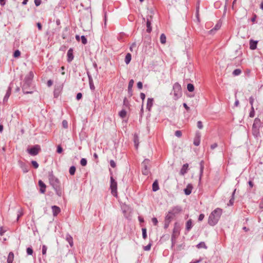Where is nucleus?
I'll return each instance as SVG.
<instances>
[{
  "label": "nucleus",
  "instance_id": "f257e3e1",
  "mask_svg": "<svg viewBox=\"0 0 263 263\" xmlns=\"http://www.w3.org/2000/svg\"><path fill=\"white\" fill-rule=\"evenodd\" d=\"M222 214V209L217 208L210 215L208 219V223L211 226H215L218 221Z\"/></svg>",
  "mask_w": 263,
  "mask_h": 263
},
{
  "label": "nucleus",
  "instance_id": "f03ea898",
  "mask_svg": "<svg viewBox=\"0 0 263 263\" xmlns=\"http://www.w3.org/2000/svg\"><path fill=\"white\" fill-rule=\"evenodd\" d=\"M182 210V208L180 206L177 205L173 207L166 214L165 218V222L166 223L167 222L168 223L173 217L179 214Z\"/></svg>",
  "mask_w": 263,
  "mask_h": 263
},
{
  "label": "nucleus",
  "instance_id": "7ed1b4c3",
  "mask_svg": "<svg viewBox=\"0 0 263 263\" xmlns=\"http://www.w3.org/2000/svg\"><path fill=\"white\" fill-rule=\"evenodd\" d=\"M173 94L174 96V99L175 100L178 99L181 96V85L178 83H175L173 86Z\"/></svg>",
  "mask_w": 263,
  "mask_h": 263
},
{
  "label": "nucleus",
  "instance_id": "20e7f679",
  "mask_svg": "<svg viewBox=\"0 0 263 263\" xmlns=\"http://www.w3.org/2000/svg\"><path fill=\"white\" fill-rule=\"evenodd\" d=\"M33 74L32 72H30L29 73L26 77L25 79V84L23 85L22 89L24 91V93H31L32 91H25L26 87L28 86L31 80V79L33 78Z\"/></svg>",
  "mask_w": 263,
  "mask_h": 263
},
{
  "label": "nucleus",
  "instance_id": "39448f33",
  "mask_svg": "<svg viewBox=\"0 0 263 263\" xmlns=\"http://www.w3.org/2000/svg\"><path fill=\"white\" fill-rule=\"evenodd\" d=\"M149 163V160L145 159L142 163V172L144 175H148L149 173V169L148 168V166Z\"/></svg>",
  "mask_w": 263,
  "mask_h": 263
},
{
  "label": "nucleus",
  "instance_id": "423d86ee",
  "mask_svg": "<svg viewBox=\"0 0 263 263\" xmlns=\"http://www.w3.org/2000/svg\"><path fill=\"white\" fill-rule=\"evenodd\" d=\"M110 189L112 195L117 197V183L113 178L112 177H110Z\"/></svg>",
  "mask_w": 263,
  "mask_h": 263
},
{
  "label": "nucleus",
  "instance_id": "0eeeda50",
  "mask_svg": "<svg viewBox=\"0 0 263 263\" xmlns=\"http://www.w3.org/2000/svg\"><path fill=\"white\" fill-rule=\"evenodd\" d=\"M41 150L40 145H35L30 148H28L27 152L31 156L37 155Z\"/></svg>",
  "mask_w": 263,
  "mask_h": 263
},
{
  "label": "nucleus",
  "instance_id": "6e6552de",
  "mask_svg": "<svg viewBox=\"0 0 263 263\" xmlns=\"http://www.w3.org/2000/svg\"><path fill=\"white\" fill-rule=\"evenodd\" d=\"M20 166L24 173H27L29 171L28 166L22 161H18Z\"/></svg>",
  "mask_w": 263,
  "mask_h": 263
},
{
  "label": "nucleus",
  "instance_id": "1a4fd4ad",
  "mask_svg": "<svg viewBox=\"0 0 263 263\" xmlns=\"http://www.w3.org/2000/svg\"><path fill=\"white\" fill-rule=\"evenodd\" d=\"M53 215L54 216H56L58 215V214L60 212L61 210L60 208L56 205H53L51 206Z\"/></svg>",
  "mask_w": 263,
  "mask_h": 263
},
{
  "label": "nucleus",
  "instance_id": "9d476101",
  "mask_svg": "<svg viewBox=\"0 0 263 263\" xmlns=\"http://www.w3.org/2000/svg\"><path fill=\"white\" fill-rule=\"evenodd\" d=\"M67 61L68 62H70L73 59V50L72 48H70L67 51Z\"/></svg>",
  "mask_w": 263,
  "mask_h": 263
},
{
  "label": "nucleus",
  "instance_id": "9b49d317",
  "mask_svg": "<svg viewBox=\"0 0 263 263\" xmlns=\"http://www.w3.org/2000/svg\"><path fill=\"white\" fill-rule=\"evenodd\" d=\"M11 85H12V84H10V85H9V86L8 87L7 92L4 98V102H7L9 97H10V95L11 92V89H12Z\"/></svg>",
  "mask_w": 263,
  "mask_h": 263
},
{
  "label": "nucleus",
  "instance_id": "f8f14e48",
  "mask_svg": "<svg viewBox=\"0 0 263 263\" xmlns=\"http://www.w3.org/2000/svg\"><path fill=\"white\" fill-rule=\"evenodd\" d=\"M154 99L153 98H148L146 104V109L151 111V108L153 105Z\"/></svg>",
  "mask_w": 263,
  "mask_h": 263
},
{
  "label": "nucleus",
  "instance_id": "ddd939ff",
  "mask_svg": "<svg viewBox=\"0 0 263 263\" xmlns=\"http://www.w3.org/2000/svg\"><path fill=\"white\" fill-rule=\"evenodd\" d=\"M151 19H152V16H149V18H147V20H146L147 29H146V31L147 32H151L152 31Z\"/></svg>",
  "mask_w": 263,
  "mask_h": 263
},
{
  "label": "nucleus",
  "instance_id": "4468645a",
  "mask_svg": "<svg viewBox=\"0 0 263 263\" xmlns=\"http://www.w3.org/2000/svg\"><path fill=\"white\" fill-rule=\"evenodd\" d=\"M134 83V81L133 79L130 80L129 82L128 85V92L129 95V96H132V88L133 86Z\"/></svg>",
  "mask_w": 263,
  "mask_h": 263
},
{
  "label": "nucleus",
  "instance_id": "2eb2a0df",
  "mask_svg": "<svg viewBox=\"0 0 263 263\" xmlns=\"http://www.w3.org/2000/svg\"><path fill=\"white\" fill-rule=\"evenodd\" d=\"M50 182L54 188L58 187L59 184V181L58 179L52 178L50 179Z\"/></svg>",
  "mask_w": 263,
  "mask_h": 263
},
{
  "label": "nucleus",
  "instance_id": "dca6fc26",
  "mask_svg": "<svg viewBox=\"0 0 263 263\" xmlns=\"http://www.w3.org/2000/svg\"><path fill=\"white\" fill-rule=\"evenodd\" d=\"M188 167H189L188 164L186 163V164H183V165L182 166V167L180 170V174L181 175H184L185 173H186L187 169H188Z\"/></svg>",
  "mask_w": 263,
  "mask_h": 263
},
{
  "label": "nucleus",
  "instance_id": "f3484780",
  "mask_svg": "<svg viewBox=\"0 0 263 263\" xmlns=\"http://www.w3.org/2000/svg\"><path fill=\"white\" fill-rule=\"evenodd\" d=\"M192 189H193L192 185L190 184H189L187 185L186 187L184 190V193L186 195H189L192 192Z\"/></svg>",
  "mask_w": 263,
  "mask_h": 263
},
{
  "label": "nucleus",
  "instance_id": "a211bd4d",
  "mask_svg": "<svg viewBox=\"0 0 263 263\" xmlns=\"http://www.w3.org/2000/svg\"><path fill=\"white\" fill-rule=\"evenodd\" d=\"M260 120L259 119L256 118L254 121L252 128H259L260 126Z\"/></svg>",
  "mask_w": 263,
  "mask_h": 263
},
{
  "label": "nucleus",
  "instance_id": "6ab92c4d",
  "mask_svg": "<svg viewBox=\"0 0 263 263\" xmlns=\"http://www.w3.org/2000/svg\"><path fill=\"white\" fill-rule=\"evenodd\" d=\"M221 27V24L220 23H217L214 28L209 31V33L211 34H214L217 30H219Z\"/></svg>",
  "mask_w": 263,
  "mask_h": 263
},
{
  "label": "nucleus",
  "instance_id": "aec40b11",
  "mask_svg": "<svg viewBox=\"0 0 263 263\" xmlns=\"http://www.w3.org/2000/svg\"><path fill=\"white\" fill-rule=\"evenodd\" d=\"M39 185L41 187L40 192L42 193H44L45 192L46 185L45 183L41 180L39 181Z\"/></svg>",
  "mask_w": 263,
  "mask_h": 263
},
{
  "label": "nucleus",
  "instance_id": "412c9836",
  "mask_svg": "<svg viewBox=\"0 0 263 263\" xmlns=\"http://www.w3.org/2000/svg\"><path fill=\"white\" fill-rule=\"evenodd\" d=\"M200 135L199 134H196L195 138L194 140V144L195 146H198L200 144Z\"/></svg>",
  "mask_w": 263,
  "mask_h": 263
},
{
  "label": "nucleus",
  "instance_id": "4be33fe9",
  "mask_svg": "<svg viewBox=\"0 0 263 263\" xmlns=\"http://www.w3.org/2000/svg\"><path fill=\"white\" fill-rule=\"evenodd\" d=\"M257 41L251 40L250 42V48L251 49L254 50L257 47Z\"/></svg>",
  "mask_w": 263,
  "mask_h": 263
},
{
  "label": "nucleus",
  "instance_id": "5701e85b",
  "mask_svg": "<svg viewBox=\"0 0 263 263\" xmlns=\"http://www.w3.org/2000/svg\"><path fill=\"white\" fill-rule=\"evenodd\" d=\"M192 221L191 219H189L186 223V230L187 231H189L191 228H192Z\"/></svg>",
  "mask_w": 263,
  "mask_h": 263
},
{
  "label": "nucleus",
  "instance_id": "b1692460",
  "mask_svg": "<svg viewBox=\"0 0 263 263\" xmlns=\"http://www.w3.org/2000/svg\"><path fill=\"white\" fill-rule=\"evenodd\" d=\"M66 239L68 242L70 247L73 246V239L72 237L69 234L66 235Z\"/></svg>",
  "mask_w": 263,
  "mask_h": 263
},
{
  "label": "nucleus",
  "instance_id": "393cba45",
  "mask_svg": "<svg viewBox=\"0 0 263 263\" xmlns=\"http://www.w3.org/2000/svg\"><path fill=\"white\" fill-rule=\"evenodd\" d=\"M14 258V254L12 252H10L9 253L8 258H7V263H12Z\"/></svg>",
  "mask_w": 263,
  "mask_h": 263
},
{
  "label": "nucleus",
  "instance_id": "a878e982",
  "mask_svg": "<svg viewBox=\"0 0 263 263\" xmlns=\"http://www.w3.org/2000/svg\"><path fill=\"white\" fill-rule=\"evenodd\" d=\"M131 59H132V55H131L130 53H127L125 56V63L127 65L128 64L130 63Z\"/></svg>",
  "mask_w": 263,
  "mask_h": 263
},
{
  "label": "nucleus",
  "instance_id": "bb28decb",
  "mask_svg": "<svg viewBox=\"0 0 263 263\" xmlns=\"http://www.w3.org/2000/svg\"><path fill=\"white\" fill-rule=\"evenodd\" d=\"M166 37L164 33H162L160 37V41L161 44H164L166 43Z\"/></svg>",
  "mask_w": 263,
  "mask_h": 263
},
{
  "label": "nucleus",
  "instance_id": "cd10ccee",
  "mask_svg": "<svg viewBox=\"0 0 263 263\" xmlns=\"http://www.w3.org/2000/svg\"><path fill=\"white\" fill-rule=\"evenodd\" d=\"M200 177H199V180H201V176L202 175V174H203V168H204V166H203V161H201L200 163Z\"/></svg>",
  "mask_w": 263,
  "mask_h": 263
},
{
  "label": "nucleus",
  "instance_id": "c85d7f7f",
  "mask_svg": "<svg viewBox=\"0 0 263 263\" xmlns=\"http://www.w3.org/2000/svg\"><path fill=\"white\" fill-rule=\"evenodd\" d=\"M159 188L158 183L157 181H155L153 183V191L154 192H156V191H158L159 190Z\"/></svg>",
  "mask_w": 263,
  "mask_h": 263
},
{
  "label": "nucleus",
  "instance_id": "c756f323",
  "mask_svg": "<svg viewBox=\"0 0 263 263\" xmlns=\"http://www.w3.org/2000/svg\"><path fill=\"white\" fill-rule=\"evenodd\" d=\"M197 247L198 249H201V248L206 249L207 248V247L206 246V245L204 242H200V243H199L197 245Z\"/></svg>",
  "mask_w": 263,
  "mask_h": 263
},
{
  "label": "nucleus",
  "instance_id": "7c9ffc66",
  "mask_svg": "<svg viewBox=\"0 0 263 263\" xmlns=\"http://www.w3.org/2000/svg\"><path fill=\"white\" fill-rule=\"evenodd\" d=\"M119 115L122 118H125L126 117V110H124V109H122V110H121L119 112Z\"/></svg>",
  "mask_w": 263,
  "mask_h": 263
},
{
  "label": "nucleus",
  "instance_id": "2f4dec72",
  "mask_svg": "<svg viewBox=\"0 0 263 263\" xmlns=\"http://www.w3.org/2000/svg\"><path fill=\"white\" fill-rule=\"evenodd\" d=\"M241 70L240 69H236L233 71V74L234 76H237L241 74Z\"/></svg>",
  "mask_w": 263,
  "mask_h": 263
},
{
  "label": "nucleus",
  "instance_id": "473e14b6",
  "mask_svg": "<svg viewBox=\"0 0 263 263\" xmlns=\"http://www.w3.org/2000/svg\"><path fill=\"white\" fill-rule=\"evenodd\" d=\"M187 89L190 92H192L194 90V86L192 84H188L187 85Z\"/></svg>",
  "mask_w": 263,
  "mask_h": 263
},
{
  "label": "nucleus",
  "instance_id": "72a5a7b5",
  "mask_svg": "<svg viewBox=\"0 0 263 263\" xmlns=\"http://www.w3.org/2000/svg\"><path fill=\"white\" fill-rule=\"evenodd\" d=\"M253 134L256 137H257L259 134V128H252Z\"/></svg>",
  "mask_w": 263,
  "mask_h": 263
},
{
  "label": "nucleus",
  "instance_id": "f704fd0d",
  "mask_svg": "<svg viewBox=\"0 0 263 263\" xmlns=\"http://www.w3.org/2000/svg\"><path fill=\"white\" fill-rule=\"evenodd\" d=\"M76 172V167L74 166H72L69 168V173L71 175H73Z\"/></svg>",
  "mask_w": 263,
  "mask_h": 263
},
{
  "label": "nucleus",
  "instance_id": "c9c22d12",
  "mask_svg": "<svg viewBox=\"0 0 263 263\" xmlns=\"http://www.w3.org/2000/svg\"><path fill=\"white\" fill-rule=\"evenodd\" d=\"M142 237L143 238V239H145L147 237L146 229L142 228Z\"/></svg>",
  "mask_w": 263,
  "mask_h": 263
},
{
  "label": "nucleus",
  "instance_id": "e433bc0d",
  "mask_svg": "<svg viewBox=\"0 0 263 263\" xmlns=\"http://www.w3.org/2000/svg\"><path fill=\"white\" fill-rule=\"evenodd\" d=\"M80 164L82 166H85L87 164V160L85 158H82L80 161Z\"/></svg>",
  "mask_w": 263,
  "mask_h": 263
},
{
  "label": "nucleus",
  "instance_id": "4c0bfd02",
  "mask_svg": "<svg viewBox=\"0 0 263 263\" xmlns=\"http://www.w3.org/2000/svg\"><path fill=\"white\" fill-rule=\"evenodd\" d=\"M254 116H255L254 108L253 106H252L251 110V111L250 112V114H249V116L251 118H253V117H254Z\"/></svg>",
  "mask_w": 263,
  "mask_h": 263
},
{
  "label": "nucleus",
  "instance_id": "58836bf2",
  "mask_svg": "<svg viewBox=\"0 0 263 263\" xmlns=\"http://www.w3.org/2000/svg\"><path fill=\"white\" fill-rule=\"evenodd\" d=\"M26 251H27V254L29 255H32V254H33V250L30 247L27 248V250H26Z\"/></svg>",
  "mask_w": 263,
  "mask_h": 263
},
{
  "label": "nucleus",
  "instance_id": "ea45409f",
  "mask_svg": "<svg viewBox=\"0 0 263 263\" xmlns=\"http://www.w3.org/2000/svg\"><path fill=\"white\" fill-rule=\"evenodd\" d=\"M20 54H21L20 51L18 50H16L14 51L13 56L15 58H17V57H20Z\"/></svg>",
  "mask_w": 263,
  "mask_h": 263
},
{
  "label": "nucleus",
  "instance_id": "a19ab883",
  "mask_svg": "<svg viewBox=\"0 0 263 263\" xmlns=\"http://www.w3.org/2000/svg\"><path fill=\"white\" fill-rule=\"evenodd\" d=\"M81 39L82 43L83 44L85 45L87 43V39L85 36H84V35L81 36Z\"/></svg>",
  "mask_w": 263,
  "mask_h": 263
},
{
  "label": "nucleus",
  "instance_id": "79ce46f5",
  "mask_svg": "<svg viewBox=\"0 0 263 263\" xmlns=\"http://www.w3.org/2000/svg\"><path fill=\"white\" fill-rule=\"evenodd\" d=\"M31 164L35 168H38L39 164L36 161L33 160L31 161Z\"/></svg>",
  "mask_w": 263,
  "mask_h": 263
},
{
  "label": "nucleus",
  "instance_id": "37998d69",
  "mask_svg": "<svg viewBox=\"0 0 263 263\" xmlns=\"http://www.w3.org/2000/svg\"><path fill=\"white\" fill-rule=\"evenodd\" d=\"M47 247L45 245H43L42 247V254L45 255L46 254Z\"/></svg>",
  "mask_w": 263,
  "mask_h": 263
},
{
  "label": "nucleus",
  "instance_id": "c03bdc74",
  "mask_svg": "<svg viewBox=\"0 0 263 263\" xmlns=\"http://www.w3.org/2000/svg\"><path fill=\"white\" fill-rule=\"evenodd\" d=\"M175 135L177 137H180L182 136V132L180 130H176L175 133Z\"/></svg>",
  "mask_w": 263,
  "mask_h": 263
},
{
  "label": "nucleus",
  "instance_id": "a18cd8bd",
  "mask_svg": "<svg viewBox=\"0 0 263 263\" xmlns=\"http://www.w3.org/2000/svg\"><path fill=\"white\" fill-rule=\"evenodd\" d=\"M197 126L199 129H202L203 128V125H202V122L200 121H198L197 123Z\"/></svg>",
  "mask_w": 263,
  "mask_h": 263
},
{
  "label": "nucleus",
  "instance_id": "49530a36",
  "mask_svg": "<svg viewBox=\"0 0 263 263\" xmlns=\"http://www.w3.org/2000/svg\"><path fill=\"white\" fill-rule=\"evenodd\" d=\"M62 125L63 127L65 128H67L68 127V122L66 120H63L62 121Z\"/></svg>",
  "mask_w": 263,
  "mask_h": 263
},
{
  "label": "nucleus",
  "instance_id": "de8ad7c7",
  "mask_svg": "<svg viewBox=\"0 0 263 263\" xmlns=\"http://www.w3.org/2000/svg\"><path fill=\"white\" fill-rule=\"evenodd\" d=\"M6 232V229H4L3 227L0 228V235L2 236Z\"/></svg>",
  "mask_w": 263,
  "mask_h": 263
},
{
  "label": "nucleus",
  "instance_id": "09e8293b",
  "mask_svg": "<svg viewBox=\"0 0 263 263\" xmlns=\"http://www.w3.org/2000/svg\"><path fill=\"white\" fill-rule=\"evenodd\" d=\"M152 222L155 226H156L158 223V220L156 218L154 217L152 219Z\"/></svg>",
  "mask_w": 263,
  "mask_h": 263
},
{
  "label": "nucleus",
  "instance_id": "8fccbe9b",
  "mask_svg": "<svg viewBox=\"0 0 263 263\" xmlns=\"http://www.w3.org/2000/svg\"><path fill=\"white\" fill-rule=\"evenodd\" d=\"M151 244L149 243L148 245H147L144 247V250L145 251H149L151 249Z\"/></svg>",
  "mask_w": 263,
  "mask_h": 263
},
{
  "label": "nucleus",
  "instance_id": "3c124183",
  "mask_svg": "<svg viewBox=\"0 0 263 263\" xmlns=\"http://www.w3.org/2000/svg\"><path fill=\"white\" fill-rule=\"evenodd\" d=\"M254 101V99L253 98V97H250V98H249V102H250V103L251 104V107L253 106Z\"/></svg>",
  "mask_w": 263,
  "mask_h": 263
},
{
  "label": "nucleus",
  "instance_id": "603ef678",
  "mask_svg": "<svg viewBox=\"0 0 263 263\" xmlns=\"http://www.w3.org/2000/svg\"><path fill=\"white\" fill-rule=\"evenodd\" d=\"M110 165L112 168L115 167L116 166L115 162L112 160L110 161Z\"/></svg>",
  "mask_w": 263,
  "mask_h": 263
},
{
  "label": "nucleus",
  "instance_id": "864d4df0",
  "mask_svg": "<svg viewBox=\"0 0 263 263\" xmlns=\"http://www.w3.org/2000/svg\"><path fill=\"white\" fill-rule=\"evenodd\" d=\"M41 0H34V4L35 6L37 7L41 5Z\"/></svg>",
  "mask_w": 263,
  "mask_h": 263
},
{
  "label": "nucleus",
  "instance_id": "5fc2aeb1",
  "mask_svg": "<svg viewBox=\"0 0 263 263\" xmlns=\"http://www.w3.org/2000/svg\"><path fill=\"white\" fill-rule=\"evenodd\" d=\"M63 151V148L62 147L60 146V145H59L57 147V153H61Z\"/></svg>",
  "mask_w": 263,
  "mask_h": 263
},
{
  "label": "nucleus",
  "instance_id": "6e6d98bb",
  "mask_svg": "<svg viewBox=\"0 0 263 263\" xmlns=\"http://www.w3.org/2000/svg\"><path fill=\"white\" fill-rule=\"evenodd\" d=\"M204 217V215L203 214H200L198 217V220L201 221H202Z\"/></svg>",
  "mask_w": 263,
  "mask_h": 263
},
{
  "label": "nucleus",
  "instance_id": "4d7b16f0",
  "mask_svg": "<svg viewBox=\"0 0 263 263\" xmlns=\"http://www.w3.org/2000/svg\"><path fill=\"white\" fill-rule=\"evenodd\" d=\"M142 87H143V85H142V83L141 82H139L138 83H137V87L141 89L142 88Z\"/></svg>",
  "mask_w": 263,
  "mask_h": 263
},
{
  "label": "nucleus",
  "instance_id": "13d9d810",
  "mask_svg": "<svg viewBox=\"0 0 263 263\" xmlns=\"http://www.w3.org/2000/svg\"><path fill=\"white\" fill-rule=\"evenodd\" d=\"M138 138L137 137H135V138H134V142H135V146H136L137 148L138 147Z\"/></svg>",
  "mask_w": 263,
  "mask_h": 263
},
{
  "label": "nucleus",
  "instance_id": "bf43d9fd",
  "mask_svg": "<svg viewBox=\"0 0 263 263\" xmlns=\"http://www.w3.org/2000/svg\"><path fill=\"white\" fill-rule=\"evenodd\" d=\"M82 95L81 93L79 92V93H77V96H76V98L77 100H79L81 99L82 98Z\"/></svg>",
  "mask_w": 263,
  "mask_h": 263
},
{
  "label": "nucleus",
  "instance_id": "052dcab7",
  "mask_svg": "<svg viewBox=\"0 0 263 263\" xmlns=\"http://www.w3.org/2000/svg\"><path fill=\"white\" fill-rule=\"evenodd\" d=\"M140 98L142 99V100L143 101L145 98V95L144 93L141 92L140 93Z\"/></svg>",
  "mask_w": 263,
  "mask_h": 263
},
{
  "label": "nucleus",
  "instance_id": "680f3d73",
  "mask_svg": "<svg viewBox=\"0 0 263 263\" xmlns=\"http://www.w3.org/2000/svg\"><path fill=\"white\" fill-rule=\"evenodd\" d=\"M217 147V144L215 143L211 145V148L214 149Z\"/></svg>",
  "mask_w": 263,
  "mask_h": 263
},
{
  "label": "nucleus",
  "instance_id": "e2e57ef3",
  "mask_svg": "<svg viewBox=\"0 0 263 263\" xmlns=\"http://www.w3.org/2000/svg\"><path fill=\"white\" fill-rule=\"evenodd\" d=\"M52 85V81L51 80H49L47 81V85L50 87Z\"/></svg>",
  "mask_w": 263,
  "mask_h": 263
},
{
  "label": "nucleus",
  "instance_id": "0e129e2a",
  "mask_svg": "<svg viewBox=\"0 0 263 263\" xmlns=\"http://www.w3.org/2000/svg\"><path fill=\"white\" fill-rule=\"evenodd\" d=\"M89 85H90V88L91 90H93L95 89V86L92 83V82H89Z\"/></svg>",
  "mask_w": 263,
  "mask_h": 263
},
{
  "label": "nucleus",
  "instance_id": "69168bd1",
  "mask_svg": "<svg viewBox=\"0 0 263 263\" xmlns=\"http://www.w3.org/2000/svg\"><path fill=\"white\" fill-rule=\"evenodd\" d=\"M37 26L38 29L40 30H42V25H41V24L40 23H37Z\"/></svg>",
  "mask_w": 263,
  "mask_h": 263
},
{
  "label": "nucleus",
  "instance_id": "338daca9",
  "mask_svg": "<svg viewBox=\"0 0 263 263\" xmlns=\"http://www.w3.org/2000/svg\"><path fill=\"white\" fill-rule=\"evenodd\" d=\"M239 102L238 100L236 99L235 102V103H234L235 106H238L239 105Z\"/></svg>",
  "mask_w": 263,
  "mask_h": 263
},
{
  "label": "nucleus",
  "instance_id": "774afa93",
  "mask_svg": "<svg viewBox=\"0 0 263 263\" xmlns=\"http://www.w3.org/2000/svg\"><path fill=\"white\" fill-rule=\"evenodd\" d=\"M234 202V198L232 197L229 201L230 204L229 205H232Z\"/></svg>",
  "mask_w": 263,
  "mask_h": 263
}]
</instances>
